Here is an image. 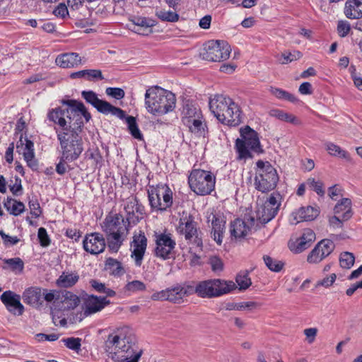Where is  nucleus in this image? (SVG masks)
Returning <instances> with one entry per match:
<instances>
[{"instance_id": "obj_4", "label": "nucleus", "mask_w": 362, "mask_h": 362, "mask_svg": "<svg viewBox=\"0 0 362 362\" xmlns=\"http://www.w3.org/2000/svg\"><path fill=\"white\" fill-rule=\"evenodd\" d=\"M61 103L67 106L66 117L69 119L68 131L80 134L84 125L91 119L83 103L72 99H64Z\"/></svg>"}, {"instance_id": "obj_46", "label": "nucleus", "mask_w": 362, "mask_h": 362, "mask_svg": "<svg viewBox=\"0 0 362 362\" xmlns=\"http://www.w3.org/2000/svg\"><path fill=\"white\" fill-rule=\"evenodd\" d=\"M355 257L353 253L349 252H342L340 255V266L344 269H350L354 264Z\"/></svg>"}, {"instance_id": "obj_23", "label": "nucleus", "mask_w": 362, "mask_h": 362, "mask_svg": "<svg viewBox=\"0 0 362 362\" xmlns=\"http://www.w3.org/2000/svg\"><path fill=\"white\" fill-rule=\"evenodd\" d=\"M154 21L150 18L134 16L130 18L127 27L133 32L142 35H148L152 33Z\"/></svg>"}, {"instance_id": "obj_14", "label": "nucleus", "mask_w": 362, "mask_h": 362, "mask_svg": "<svg viewBox=\"0 0 362 362\" xmlns=\"http://www.w3.org/2000/svg\"><path fill=\"white\" fill-rule=\"evenodd\" d=\"M147 247V238L145 233L139 230L134 232L130 243L131 257L136 267L142 264L144 254Z\"/></svg>"}, {"instance_id": "obj_30", "label": "nucleus", "mask_w": 362, "mask_h": 362, "mask_svg": "<svg viewBox=\"0 0 362 362\" xmlns=\"http://www.w3.org/2000/svg\"><path fill=\"white\" fill-rule=\"evenodd\" d=\"M334 214L341 216L343 221H347L352 216L351 201L348 198L342 199L334 209Z\"/></svg>"}, {"instance_id": "obj_43", "label": "nucleus", "mask_w": 362, "mask_h": 362, "mask_svg": "<svg viewBox=\"0 0 362 362\" xmlns=\"http://www.w3.org/2000/svg\"><path fill=\"white\" fill-rule=\"evenodd\" d=\"M156 15L163 21L173 23L177 21L179 19V15L177 13L172 11H167L163 8L156 10Z\"/></svg>"}, {"instance_id": "obj_1", "label": "nucleus", "mask_w": 362, "mask_h": 362, "mask_svg": "<svg viewBox=\"0 0 362 362\" xmlns=\"http://www.w3.org/2000/svg\"><path fill=\"white\" fill-rule=\"evenodd\" d=\"M105 349L113 362H139L143 354V349L129 326L114 329L107 336Z\"/></svg>"}, {"instance_id": "obj_39", "label": "nucleus", "mask_w": 362, "mask_h": 362, "mask_svg": "<svg viewBox=\"0 0 362 362\" xmlns=\"http://www.w3.org/2000/svg\"><path fill=\"white\" fill-rule=\"evenodd\" d=\"M105 269L108 271L110 274L115 276H120L125 272L122 263L112 257H109L106 259Z\"/></svg>"}, {"instance_id": "obj_54", "label": "nucleus", "mask_w": 362, "mask_h": 362, "mask_svg": "<svg viewBox=\"0 0 362 362\" xmlns=\"http://www.w3.org/2000/svg\"><path fill=\"white\" fill-rule=\"evenodd\" d=\"M282 57L284 59L282 64H288V62L299 59L302 57V54L299 51L294 50L291 52H284L282 54Z\"/></svg>"}, {"instance_id": "obj_47", "label": "nucleus", "mask_w": 362, "mask_h": 362, "mask_svg": "<svg viewBox=\"0 0 362 362\" xmlns=\"http://www.w3.org/2000/svg\"><path fill=\"white\" fill-rule=\"evenodd\" d=\"M127 122L131 134L135 139L139 140L142 139V134L141 133L139 129L138 128L135 118L134 117L129 116L127 118Z\"/></svg>"}, {"instance_id": "obj_51", "label": "nucleus", "mask_w": 362, "mask_h": 362, "mask_svg": "<svg viewBox=\"0 0 362 362\" xmlns=\"http://www.w3.org/2000/svg\"><path fill=\"white\" fill-rule=\"evenodd\" d=\"M23 158L27 165L33 170H37L38 168V162L35 158V151L23 153Z\"/></svg>"}, {"instance_id": "obj_59", "label": "nucleus", "mask_w": 362, "mask_h": 362, "mask_svg": "<svg viewBox=\"0 0 362 362\" xmlns=\"http://www.w3.org/2000/svg\"><path fill=\"white\" fill-rule=\"evenodd\" d=\"M37 237L42 246L47 247L49 245L50 239L45 228L41 227L38 229Z\"/></svg>"}, {"instance_id": "obj_7", "label": "nucleus", "mask_w": 362, "mask_h": 362, "mask_svg": "<svg viewBox=\"0 0 362 362\" xmlns=\"http://www.w3.org/2000/svg\"><path fill=\"white\" fill-rule=\"evenodd\" d=\"M256 165L255 188L262 192L273 190L279 181L276 170L268 161L258 160Z\"/></svg>"}, {"instance_id": "obj_28", "label": "nucleus", "mask_w": 362, "mask_h": 362, "mask_svg": "<svg viewBox=\"0 0 362 362\" xmlns=\"http://www.w3.org/2000/svg\"><path fill=\"white\" fill-rule=\"evenodd\" d=\"M55 62L58 66L64 69L74 68L85 63V61H83L79 54L76 52L59 54Z\"/></svg>"}, {"instance_id": "obj_2", "label": "nucleus", "mask_w": 362, "mask_h": 362, "mask_svg": "<svg viewBox=\"0 0 362 362\" xmlns=\"http://www.w3.org/2000/svg\"><path fill=\"white\" fill-rule=\"evenodd\" d=\"M209 109L218 121L231 127L241 122L240 110L231 98L223 94H216L209 103Z\"/></svg>"}, {"instance_id": "obj_35", "label": "nucleus", "mask_w": 362, "mask_h": 362, "mask_svg": "<svg viewBox=\"0 0 362 362\" xmlns=\"http://www.w3.org/2000/svg\"><path fill=\"white\" fill-rule=\"evenodd\" d=\"M270 214H272V211H270V208L266 207L264 204L259 206L256 211V220L254 217L250 218L251 226L255 225V221L261 224H265L268 223L274 218L269 217Z\"/></svg>"}, {"instance_id": "obj_63", "label": "nucleus", "mask_w": 362, "mask_h": 362, "mask_svg": "<svg viewBox=\"0 0 362 362\" xmlns=\"http://www.w3.org/2000/svg\"><path fill=\"white\" fill-rule=\"evenodd\" d=\"M28 206L30 210V214L34 218H38L41 215L42 210L37 201L30 200L28 203Z\"/></svg>"}, {"instance_id": "obj_16", "label": "nucleus", "mask_w": 362, "mask_h": 362, "mask_svg": "<svg viewBox=\"0 0 362 362\" xmlns=\"http://www.w3.org/2000/svg\"><path fill=\"white\" fill-rule=\"evenodd\" d=\"M106 246L103 235L99 233L87 234L83 240L84 250L91 255H98L105 250Z\"/></svg>"}, {"instance_id": "obj_57", "label": "nucleus", "mask_w": 362, "mask_h": 362, "mask_svg": "<svg viewBox=\"0 0 362 362\" xmlns=\"http://www.w3.org/2000/svg\"><path fill=\"white\" fill-rule=\"evenodd\" d=\"M318 329L316 327H310L305 329L303 333L305 336V341L309 344H313L316 339Z\"/></svg>"}, {"instance_id": "obj_18", "label": "nucleus", "mask_w": 362, "mask_h": 362, "mask_svg": "<svg viewBox=\"0 0 362 362\" xmlns=\"http://www.w3.org/2000/svg\"><path fill=\"white\" fill-rule=\"evenodd\" d=\"M110 304V301L106 297L88 295L84 299L83 306V314L86 316L93 315L100 312Z\"/></svg>"}, {"instance_id": "obj_31", "label": "nucleus", "mask_w": 362, "mask_h": 362, "mask_svg": "<svg viewBox=\"0 0 362 362\" xmlns=\"http://www.w3.org/2000/svg\"><path fill=\"white\" fill-rule=\"evenodd\" d=\"M79 279L76 272H63L57 279L56 284L61 288H69L74 286Z\"/></svg>"}, {"instance_id": "obj_21", "label": "nucleus", "mask_w": 362, "mask_h": 362, "mask_svg": "<svg viewBox=\"0 0 362 362\" xmlns=\"http://www.w3.org/2000/svg\"><path fill=\"white\" fill-rule=\"evenodd\" d=\"M1 302L7 310L15 315H21L24 306L21 303V296L11 291H4L0 296Z\"/></svg>"}, {"instance_id": "obj_25", "label": "nucleus", "mask_w": 362, "mask_h": 362, "mask_svg": "<svg viewBox=\"0 0 362 362\" xmlns=\"http://www.w3.org/2000/svg\"><path fill=\"white\" fill-rule=\"evenodd\" d=\"M65 113H66V110H62L61 107L50 109L47 112V119L50 122L57 125V127H54V130L57 134V132H69L68 122L65 119Z\"/></svg>"}, {"instance_id": "obj_50", "label": "nucleus", "mask_w": 362, "mask_h": 362, "mask_svg": "<svg viewBox=\"0 0 362 362\" xmlns=\"http://www.w3.org/2000/svg\"><path fill=\"white\" fill-rule=\"evenodd\" d=\"M146 286L144 283L139 280H134L128 282L125 286V289L127 291L135 293L138 291H145Z\"/></svg>"}, {"instance_id": "obj_53", "label": "nucleus", "mask_w": 362, "mask_h": 362, "mask_svg": "<svg viewBox=\"0 0 362 362\" xmlns=\"http://www.w3.org/2000/svg\"><path fill=\"white\" fill-rule=\"evenodd\" d=\"M308 185L320 196H323L325 191L323 189V184L320 181H317L314 178L308 180Z\"/></svg>"}, {"instance_id": "obj_48", "label": "nucleus", "mask_w": 362, "mask_h": 362, "mask_svg": "<svg viewBox=\"0 0 362 362\" xmlns=\"http://www.w3.org/2000/svg\"><path fill=\"white\" fill-rule=\"evenodd\" d=\"M274 95L280 100L288 101L296 105L302 104V102L298 97L291 92H274Z\"/></svg>"}, {"instance_id": "obj_61", "label": "nucleus", "mask_w": 362, "mask_h": 362, "mask_svg": "<svg viewBox=\"0 0 362 362\" xmlns=\"http://www.w3.org/2000/svg\"><path fill=\"white\" fill-rule=\"evenodd\" d=\"M169 295L168 293V288L154 292L151 296V299L154 301H169Z\"/></svg>"}, {"instance_id": "obj_13", "label": "nucleus", "mask_w": 362, "mask_h": 362, "mask_svg": "<svg viewBox=\"0 0 362 362\" xmlns=\"http://www.w3.org/2000/svg\"><path fill=\"white\" fill-rule=\"evenodd\" d=\"M84 100L91 104L98 112L108 115L111 114L119 118L124 117V111L120 108L112 106L107 101L100 100L98 98L95 92H82Z\"/></svg>"}, {"instance_id": "obj_27", "label": "nucleus", "mask_w": 362, "mask_h": 362, "mask_svg": "<svg viewBox=\"0 0 362 362\" xmlns=\"http://www.w3.org/2000/svg\"><path fill=\"white\" fill-rule=\"evenodd\" d=\"M42 288L37 286H32L26 288L23 293V301L35 308L42 305Z\"/></svg>"}, {"instance_id": "obj_19", "label": "nucleus", "mask_w": 362, "mask_h": 362, "mask_svg": "<svg viewBox=\"0 0 362 362\" xmlns=\"http://www.w3.org/2000/svg\"><path fill=\"white\" fill-rule=\"evenodd\" d=\"M146 105L151 113L165 112L166 107V93L165 92H146Z\"/></svg>"}, {"instance_id": "obj_11", "label": "nucleus", "mask_w": 362, "mask_h": 362, "mask_svg": "<svg viewBox=\"0 0 362 362\" xmlns=\"http://www.w3.org/2000/svg\"><path fill=\"white\" fill-rule=\"evenodd\" d=\"M156 247L154 254L156 257L163 260L169 259L174 256L173 250L175 247V241L170 233H155Z\"/></svg>"}, {"instance_id": "obj_8", "label": "nucleus", "mask_w": 362, "mask_h": 362, "mask_svg": "<svg viewBox=\"0 0 362 362\" xmlns=\"http://www.w3.org/2000/svg\"><path fill=\"white\" fill-rule=\"evenodd\" d=\"M188 183L194 193L204 196L211 194L214 189L216 177L210 171L194 169L188 177Z\"/></svg>"}, {"instance_id": "obj_62", "label": "nucleus", "mask_w": 362, "mask_h": 362, "mask_svg": "<svg viewBox=\"0 0 362 362\" xmlns=\"http://www.w3.org/2000/svg\"><path fill=\"white\" fill-rule=\"evenodd\" d=\"M9 189L13 195H21L23 192L21 179L19 178L18 177H16L14 183L13 185H9Z\"/></svg>"}, {"instance_id": "obj_42", "label": "nucleus", "mask_w": 362, "mask_h": 362, "mask_svg": "<svg viewBox=\"0 0 362 362\" xmlns=\"http://www.w3.org/2000/svg\"><path fill=\"white\" fill-rule=\"evenodd\" d=\"M235 281L240 290H246L252 284L247 271L240 272L236 276Z\"/></svg>"}, {"instance_id": "obj_55", "label": "nucleus", "mask_w": 362, "mask_h": 362, "mask_svg": "<svg viewBox=\"0 0 362 362\" xmlns=\"http://www.w3.org/2000/svg\"><path fill=\"white\" fill-rule=\"evenodd\" d=\"M42 298L47 302L51 303L59 298V292L56 290H47L42 288Z\"/></svg>"}, {"instance_id": "obj_5", "label": "nucleus", "mask_w": 362, "mask_h": 362, "mask_svg": "<svg viewBox=\"0 0 362 362\" xmlns=\"http://www.w3.org/2000/svg\"><path fill=\"white\" fill-rule=\"evenodd\" d=\"M147 193L152 211L164 212L173 206V192L167 185L149 186Z\"/></svg>"}, {"instance_id": "obj_36", "label": "nucleus", "mask_w": 362, "mask_h": 362, "mask_svg": "<svg viewBox=\"0 0 362 362\" xmlns=\"http://www.w3.org/2000/svg\"><path fill=\"white\" fill-rule=\"evenodd\" d=\"M105 235L107 247L110 250L113 252H117L119 250L127 235V234L122 233H112Z\"/></svg>"}, {"instance_id": "obj_44", "label": "nucleus", "mask_w": 362, "mask_h": 362, "mask_svg": "<svg viewBox=\"0 0 362 362\" xmlns=\"http://www.w3.org/2000/svg\"><path fill=\"white\" fill-rule=\"evenodd\" d=\"M263 259L266 266L272 272H279L284 266V263L282 261L272 258L268 255H264Z\"/></svg>"}, {"instance_id": "obj_6", "label": "nucleus", "mask_w": 362, "mask_h": 362, "mask_svg": "<svg viewBox=\"0 0 362 362\" xmlns=\"http://www.w3.org/2000/svg\"><path fill=\"white\" fill-rule=\"evenodd\" d=\"M57 139L59 141L63 161H73L76 160L83 151V143L81 137L76 132L64 131L57 132Z\"/></svg>"}, {"instance_id": "obj_29", "label": "nucleus", "mask_w": 362, "mask_h": 362, "mask_svg": "<svg viewBox=\"0 0 362 362\" xmlns=\"http://www.w3.org/2000/svg\"><path fill=\"white\" fill-rule=\"evenodd\" d=\"M344 12L349 19L362 18V0H346Z\"/></svg>"}, {"instance_id": "obj_20", "label": "nucleus", "mask_w": 362, "mask_h": 362, "mask_svg": "<svg viewBox=\"0 0 362 362\" xmlns=\"http://www.w3.org/2000/svg\"><path fill=\"white\" fill-rule=\"evenodd\" d=\"M207 221L211 223L212 238L218 245H221L226 229L225 218L220 214L211 213L207 216Z\"/></svg>"}, {"instance_id": "obj_17", "label": "nucleus", "mask_w": 362, "mask_h": 362, "mask_svg": "<svg viewBox=\"0 0 362 362\" xmlns=\"http://www.w3.org/2000/svg\"><path fill=\"white\" fill-rule=\"evenodd\" d=\"M124 211L129 223L136 224L145 214V207L139 203L135 197H131L126 201Z\"/></svg>"}, {"instance_id": "obj_12", "label": "nucleus", "mask_w": 362, "mask_h": 362, "mask_svg": "<svg viewBox=\"0 0 362 362\" xmlns=\"http://www.w3.org/2000/svg\"><path fill=\"white\" fill-rule=\"evenodd\" d=\"M177 231L184 235L187 240L194 242L197 247H202V241L198 238L197 224L192 216H185L180 218Z\"/></svg>"}, {"instance_id": "obj_22", "label": "nucleus", "mask_w": 362, "mask_h": 362, "mask_svg": "<svg viewBox=\"0 0 362 362\" xmlns=\"http://www.w3.org/2000/svg\"><path fill=\"white\" fill-rule=\"evenodd\" d=\"M315 240V233L310 228L305 229L303 234L296 240H291L288 247L294 253H300L310 247L311 243Z\"/></svg>"}, {"instance_id": "obj_26", "label": "nucleus", "mask_w": 362, "mask_h": 362, "mask_svg": "<svg viewBox=\"0 0 362 362\" xmlns=\"http://www.w3.org/2000/svg\"><path fill=\"white\" fill-rule=\"evenodd\" d=\"M320 214V209L317 206H303L293 211L292 216L293 218V223H297L301 221H310L315 219Z\"/></svg>"}, {"instance_id": "obj_60", "label": "nucleus", "mask_w": 362, "mask_h": 362, "mask_svg": "<svg viewBox=\"0 0 362 362\" xmlns=\"http://www.w3.org/2000/svg\"><path fill=\"white\" fill-rule=\"evenodd\" d=\"M319 248L315 247V248L311 251L310 255L308 256V262L310 263H318L322 261L324 258V255H321L320 251H319Z\"/></svg>"}, {"instance_id": "obj_24", "label": "nucleus", "mask_w": 362, "mask_h": 362, "mask_svg": "<svg viewBox=\"0 0 362 362\" xmlns=\"http://www.w3.org/2000/svg\"><path fill=\"white\" fill-rule=\"evenodd\" d=\"M169 302L173 303H181L185 296L192 294V285L176 284L168 287Z\"/></svg>"}, {"instance_id": "obj_58", "label": "nucleus", "mask_w": 362, "mask_h": 362, "mask_svg": "<svg viewBox=\"0 0 362 362\" xmlns=\"http://www.w3.org/2000/svg\"><path fill=\"white\" fill-rule=\"evenodd\" d=\"M209 264L211 265L212 271L214 272H220L223 269L222 260L216 256L211 257L209 259Z\"/></svg>"}, {"instance_id": "obj_38", "label": "nucleus", "mask_w": 362, "mask_h": 362, "mask_svg": "<svg viewBox=\"0 0 362 362\" xmlns=\"http://www.w3.org/2000/svg\"><path fill=\"white\" fill-rule=\"evenodd\" d=\"M183 117L182 122L184 124L187 123V120H192L194 118H201L202 115L199 108L192 103H187L182 110Z\"/></svg>"}, {"instance_id": "obj_32", "label": "nucleus", "mask_w": 362, "mask_h": 362, "mask_svg": "<svg viewBox=\"0 0 362 362\" xmlns=\"http://www.w3.org/2000/svg\"><path fill=\"white\" fill-rule=\"evenodd\" d=\"M250 230V226H247L244 221L237 218L230 223V232L231 236L235 238L245 237Z\"/></svg>"}, {"instance_id": "obj_41", "label": "nucleus", "mask_w": 362, "mask_h": 362, "mask_svg": "<svg viewBox=\"0 0 362 362\" xmlns=\"http://www.w3.org/2000/svg\"><path fill=\"white\" fill-rule=\"evenodd\" d=\"M4 263L6 264L11 270L16 274H20L24 269V262L19 257L6 259Z\"/></svg>"}, {"instance_id": "obj_33", "label": "nucleus", "mask_w": 362, "mask_h": 362, "mask_svg": "<svg viewBox=\"0 0 362 362\" xmlns=\"http://www.w3.org/2000/svg\"><path fill=\"white\" fill-rule=\"evenodd\" d=\"M325 148L327 153L332 156L338 157L347 161L351 160V156L349 152L333 142H325Z\"/></svg>"}, {"instance_id": "obj_15", "label": "nucleus", "mask_w": 362, "mask_h": 362, "mask_svg": "<svg viewBox=\"0 0 362 362\" xmlns=\"http://www.w3.org/2000/svg\"><path fill=\"white\" fill-rule=\"evenodd\" d=\"M102 228L105 234H128V228L124 218L119 214H109L102 223Z\"/></svg>"}, {"instance_id": "obj_37", "label": "nucleus", "mask_w": 362, "mask_h": 362, "mask_svg": "<svg viewBox=\"0 0 362 362\" xmlns=\"http://www.w3.org/2000/svg\"><path fill=\"white\" fill-rule=\"evenodd\" d=\"M4 206L10 214L17 216L25 211V205L23 202L14 199L7 197Z\"/></svg>"}, {"instance_id": "obj_45", "label": "nucleus", "mask_w": 362, "mask_h": 362, "mask_svg": "<svg viewBox=\"0 0 362 362\" xmlns=\"http://www.w3.org/2000/svg\"><path fill=\"white\" fill-rule=\"evenodd\" d=\"M319 248V251L321 252V255H324L325 257H327L334 250V244L329 239H324L321 240L316 246Z\"/></svg>"}, {"instance_id": "obj_3", "label": "nucleus", "mask_w": 362, "mask_h": 362, "mask_svg": "<svg viewBox=\"0 0 362 362\" xmlns=\"http://www.w3.org/2000/svg\"><path fill=\"white\" fill-rule=\"evenodd\" d=\"M235 288L236 284L233 281L221 279L201 281L196 286H192V294L195 293L203 298L220 297L229 293Z\"/></svg>"}, {"instance_id": "obj_40", "label": "nucleus", "mask_w": 362, "mask_h": 362, "mask_svg": "<svg viewBox=\"0 0 362 362\" xmlns=\"http://www.w3.org/2000/svg\"><path fill=\"white\" fill-rule=\"evenodd\" d=\"M281 196L277 192L271 194L269 197L265 201L264 204L266 205V207L270 208V211H272L269 217H274L276 215L281 205Z\"/></svg>"}, {"instance_id": "obj_64", "label": "nucleus", "mask_w": 362, "mask_h": 362, "mask_svg": "<svg viewBox=\"0 0 362 362\" xmlns=\"http://www.w3.org/2000/svg\"><path fill=\"white\" fill-rule=\"evenodd\" d=\"M337 276L335 274H332L329 276L325 277L322 279L318 281L316 284L317 286H323L328 288L331 286L335 281Z\"/></svg>"}, {"instance_id": "obj_10", "label": "nucleus", "mask_w": 362, "mask_h": 362, "mask_svg": "<svg viewBox=\"0 0 362 362\" xmlns=\"http://www.w3.org/2000/svg\"><path fill=\"white\" fill-rule=\"evenodd\" d=\"M231 48L229 44L225 41H211L202 53L204 59L211 62H221L229 58Z\"/></svg>"}, {"instance_id": "obj_9", "label": "nucleus", "mask_w": 362, "mask_h": 362, "mask_svg": "<svg viewBox=\"0 0 362 362\" xmlns=\"http://www.w3.org/2000/svg\"><path fill=\"white\" fill-rule=\"evenodd\" d=\"M242 139L235 141V148L238 153V159H246L251 157L250 149L258 152L260 149V143L257 133L249 126L240 129Z\"/></svg>"}, {"instance_id": "obj_52", "label": "nucleus", "mask_w": 362, "mask_h": 362, "mask_svg": "<svg viewBox=\"0 0 362 362\" xmlns=\"http://www.w3.org/2000/svg\"><path fill=\"white\" fill-rule=\"evenodd\" d=\"M64 345L69 349L78 351L81 349V339L80 338L69 337L62 339Z\"/></svg>"}, {"instance_id": "obj_56", "label": "nucleus", "mask_w": 362, "mask_h": 362, "mask_svg": "<svg viewBox=\"0 0 362 362\" xmlns=\"http://www.w3.org/2000/svg\"><path fill=\"white\" fill-rule=\"evenodd\" d=\"M259 305H260V304H259L257 302L245 301V302H240V303H236L233 306V309L237 310H243L245 309L251 310V309L257 308Z\"/></svg>"}, {"instance_id": "obj_34", "label": "nucleus", "mask_w": 362, "mask_h": 362, "mask_svg": "<svg viewBox=\"0 0 362 362\" xmlns=\"http://www.w3.org/2000/svg\"><path fill=\"white\" fill-rule=\"evenodd\" d=\"M185 125L188 127L192 133L197 136H200L205 134L206 125L202 115H201V118H194L192 120H187V123H185Z\"/></svg>"}, {"instance_id": "obj_49", "label": "nucleus", "mask_w": 362, "mask_h": 362, "mask_svg": "<svg viewBox=\"0 0 362 362\" xmlns=\"http://www.w3.org/2000/svg\"><path fill=\"white\" fill-rule=\"evenodd\" d=\"M84 80L89 81H98L104 78L102 72L99 69H84Z\"/></svg>"}]
</instances>
